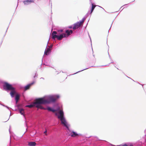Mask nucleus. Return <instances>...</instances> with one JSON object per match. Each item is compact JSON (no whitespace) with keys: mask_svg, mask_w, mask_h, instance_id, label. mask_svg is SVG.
Listing matches in <instances>:
<instances>
[{"mask_svg":"<svg viewBox=\"0 0 146 146\" xmlns=\"http://www.w3.org/2000/svg\"><path fill=\"white\" fill-rule=\"evenodd\" d=\"M34 82H33L30 84H29L25 86V90H27L29 89L30 87L32 86L34 84Z\"/></svg>","mask_w":146,"mask_h":146,"instance_id":"obj_9","label":"nucleus"},{"mask_svg":"<svg viewBox=\"0 0 146 146\" xmlns=\"http://www.w3.org/2000/svg\"><path fill=\"white\" fill-rule=\"evenodd\" d=\"M47 110H48V111H51V110H52V109L50 108L49 107L47 108Z\"/></svg>","mask_w":146,"mask_h":146,"instance_id":"obj_19","label":"nucleus"},{"mask_svg":"<svg viewBox=\"0 0 146 146\" xmlns=\"http://www.w3.org/2000/svg\"><path fill=\"white\" fill-rule=\"evenodd\" d=\"M46 133H47V130H46V131L44 133V134H45L46 135H47Z\"/></svg>","mask_w":146,"mask_h":146,"instance_id":"obj_21","label":"nucleus"},{"mask_svg":"<svg viewBox=\"0 0 146 146\" xmlns=\"http://www.w3.org/2000/svg\"><path fill=\"white\" fill-rule=\"evenodd\" d=\"M36 144V143L35 142H30L28 144V145L29 146H35Z\"/></svg>","mask_w":146,"mask_h":146,"instance_id":"obj_13","label":"nucleus"},{"mask_svg":"<svg viewBox=\"0 0 146 146\" xmlns=\"http://www.w3.org/2000/svg\"><path fill=\"white\" fill-rule=\"evenodd\" d=\"M59 98L58 95L51 96L49 97L47 100V103H49L51 102H54Z\"/></svg>","mask_w":146,"mask_h":146,"instance_id":"obj_4","label":"nucleus"},{"mask_svg":"<svg viewBox=\"0 0 146 146\" xmlns=\"http://www.w3.org/2000/svg\"><path fill=\"white\" fill-rule=\"evenodd\" d=\"M25 4H28L34 2V0H25L23 2Z\"/></svg>","mask_w":146,"mask_h":146,"instance_id":"obj_10","label":"nucleus"},{"mask_svg":"<svg viewBox=\"0 0 146 146\" xmlns=\"http://www.w3.org/2000/svg\"><path fill=\"white\" fill-rule=\"evenodd\" d=\"M69 28L70 29H71L72 28V26H71V27H69Z\"/></svg>","mask_w":146,"mask_h":146,"instance_id":"obj_25","label":"nucleus"},{"mask_svg":"<svg viewBox=\"0 0 146 146\" xmlns=\"http://www.w3.org/2000/svg\"><path fill=\"white\" fill-rule=\"evenodd\" d=\"M47 100L42 98L36 99L34 102V104H44L47 103Z\"/></svg>","mask_w":146,"mask_h":146,"instance_id":"obj_3","label":"nucleus"},{"mask_svg":"<svg viewBox=\"0 0 146 146\" xmlns=\"http://www.w3.org/2000/svg\"><path fill=\"white\" fill-rule=\"evenodd\" d=\"M58 31H60L61 32H62L63 31V30H60Z\"/></svg>","mask_w":146,"mask_h":146,"instance_id":"obj_23","label":"nucleus"},{"mask_svg":"<svg viewBox=\"0 0 146 146\" xmlns=\"http://www.w3.org/2000/svg\"><path fill=\"white\" fill-rule=\"evenodd\" d=\"M67 34L66 35V37L70 35L72 33L73 31L72 30H66L65 32Z\"/></svg>","mask_w":146,"mask_h":146,"instance_id":"obj_11","label":"nucleus"},{"mask_svg":"<svg viewBox=\"0 0 146 146\" xmlns=\"http://www.w3.org/2000/svg\"><path fill=\"white\" fill-rule=\"evenodd\" d=\"M78 135V134L74 131H72L69 134V135L73 137H75Z\"/></svg>","mask_w":146,"mask_h":146,"instance_id":"obj_7","label":"nucleus"},{"mask_svg":"<svg viewBox=\"0 0 146 146\" xmlns=\"http://www.w3.org/2000/svg\"><path fill=\"white\" fill-rule=\"evenodd\" d=\"M51 49L49 48H47L45 50L44 52V54L46 55H48L50 52Z\"/></svg>","mask_w":146,"mask_h":146,"instance_id":"obj_12","label":"nucleus"},{"mask_svg":"<svg viewBox=\"0 0 146 146\" xmlns=\"http://www.w3.org/2000/svg\"><path fill=\"white\" fill-rule=\"evenodd\" d=\"M52 45H51V46H49V48H52Z\"/></svg>","mask_w":146,"mask_h":146,"instance_id":"obj_24","label":"nucleus"},{"mask_svg":"<svg viewBox=\"0 0 146 146\" xmlns=\"http://www.w3.org/2000/svg\"><path fill=\"white\" fill-rule=\"evenodd\" d=\"M37 105L36 106V107L38 108H40L41 109H44L45 110L46 109L44 108L40 104H37Z\"/></svg>","mask_w":146,"mask_h":146,"instance_id":"obj_15","label":"nucleus"},{"mask_svg":"<svg viewBox=\"0 0 146 146\" xmlns=\"http://www.w3.org/2000/svg\"><path fill=\"white\" fill-rule=\"evenodd\" d=\"M122 146H133L132 145H128L126 144H124L123 145H122Z\"/></svg>","mask_w":146,"mask_h":146,"instance_id":"obj_20","label":"nucleus"},{"mask_svg":"<svg viewBox=\"0 0 146 146\" xmlns=\"http://www.w3.org/2000/svg\"><path fill=\"white\" fill-rule=\"evenodd\" d=\"M20 113L21 115H24V110L23 109H20L19 110Z\"/></svg>","mask_w":146,"mask_h":146,"instance_id":"obj_16","label":"nucleus"},{"mask_svg":"<svg viewBox=\"0 0 146 146\" xmlns=\"http://www.w3.org/2000/svg\"><path fill=\"white\" fill-rule=\"evenodd\" d=\"M85 19H83L80 22H77L74 25V26L73 27V29L74 30L78 28L79 27L81 26L83 23L84 22Z\"/></svg>","mask_w":146,"mask_h":146,"instance_id":"obj_6","label":"nucleus"},{"mask_svg":"<svg viewBox=\"0 0 146 146\" xmlns=\"http://www.w3.org/2000/svg\"><path fill=\"white\" fill-rule=\"evenodd\" d=\"M35 104H34L33 103V104L27 105L26 106V107L29 108H31L35 106Z\"/></svg>","mask_w":146,"mask_h":146,"instance_id":"obj_18","label":"nucleus"},{"mask_svg":"<svg viewBox=\"0 0 146 146\" xmlns=\"http://www.w3.org/2000/svg\"><path fill=\"white\" fill-rule=\"evenodd\" d=\"M55 114L56 115H57L58 118L60 120L61 124H63L64 126L66 127L68 130H69L68 124L64 117V113L63 110H60L58 113H56Z\"/></svg>","mask_w":146,"mask_h":146,"instance_id":"obj_1","label":"nucleus"},{"mask_svg":"<svg viewBox=\"0 0 146 146\" xmlns=\"http://www.w3.org/2000/svg\"><path fill=\"white\" fill-rule=\"evenodd\" d=\"M20 96L18 94H17L15 96V99L17 103L19 99Z\"/></svg>","mask_w":146,"mask_h":146,"instance_id":"obj_14","label":"nucleus"},{"mask_svg":"<svg viewBox=\"0 0 146 146\" xmlns=\"http://www.w3.org/2000/svg\"><path fill=\"white\" fill-rule=\"evenodd\" d=\"M92 9H91V13H91L93 11L95 8L96 7V5H94L93 4H92Z\"/></svg>","mask_w":146,"mask_h":146,"instance_id":"obj_17","label":"nucleus"},{"mask_svg":"<svg viewBox=\"0 0 146 146\" xmlns=\"http://www.w3.org/2000/svg\"><path fill=\"white\" fill-rule=\"evenodd\" d=\"M56 111V110H53V109H52V110H51V111L53 112H54L55 111Z\"/></svg>","mask_w":146,"mask_h":146,"instance_id":"obj_22","label":"nucleus"},{"mask_svg":"<svg viewBox=\"0 0 146 146\" xmlns=\"http://www.w3.org/2000/svg\"><path fill=\"white\" fill-rule=\"evenodd\" d=\"M3 88L5 90H10L13 89L14 87L12 85L8 83L5 82L4 83L3 85Z\"/></svg>","mask_w":146,"mask_h":146,"instance_id":"obj_5","label":"nucleus"},{"mask_svg":"<svg viewBox=\"0 0 146 146\" xmlns=\"http://www.w3.org/2000/svg\"><path fill=\"white\" fill-rule=\"evenodd\" d=\"M15 89L14 88V89L11 90V92L10 93V94L12 97H13L14 95L16 94V92L15 91Z\"/></svg>","mask_w":146,"mask_h":146,"instance_id":"obj_8","label":"nucleus"},{"mask_svg":"<svg viewBox=\"0 0 146 146\" xmlns=\"http://www.w3.org/2000/svg\"><path fill=\"white\" fill-rule=\"evenodd\" d=\"M57 34V33L56 31H54L52 32L51 35L52 39H55L56 38L57 40H61L63 38L66 37V34L65 33L61 34L59 36L56 35Z\"/></svg>","mask_w":146,"mask_h":146,"instance_id":"obj_2","label":"nucleus"}]
</instances>
